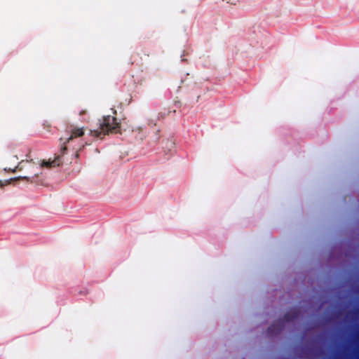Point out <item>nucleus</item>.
I'll return each mask as SVG.
<instances>
[{"mask_svg": "<svg viewBox=\"0 0 359 359\" xmlns=\"http://www.w3.org/2000/svg\"><path fill=\"white\" fill-rule=\"evenodd\" d=\"M98 128L90 130V134L95 137L102 139L109 133H118L120 131V123L115 116H104L99 120Z\"/></svg>", "mask_w": 359, "mask_h": 359, "instance_id": "f257e3e1", "label": "nucleus"}, {"mask_svg": "<svg viewBox=\"0 0 359 359\" xmlns=\"http://www.w3.org/2000/svg\"><path fill=\"white\" fill-rule=\"evenodd\" d=\"M299 314V311L297 309L289 311L283 316V320L275 322L267 328V334L269 335H275L278 334L283 327V322H292L298 318Z\"/></svg>", "mask_w": 359, "mask_h": 359, "instance_id": "f03ea898", "label": "nucleus"}, {"mask_svg": "<svg viewBox=\"0 0 359 359\" xmlns=\"http://www.w3.org/2000/svg\"><path fill=\"white\" fill-rule=\"evenodd\" d=\"M69 133L70 135L69 137L66 138L65 140L60 138V141L62 144L61 148H60V152L62 154L65 153V151L67 150L66 144L69 143L70 141H72L73 139L81 137L84 134L83 128H69Z\"/></svg>", "mask_w": 359, "mask_h": 359, "instance_id": "7ed1b4c3", "label": "nucleus"}, {"mask_svg": "<svg viewBox=\"0 0 359 359\" xmlns=\"http://www.w3.org/2000/svg\"><path fill=\"white\" fill-rule=\"evenodd\" d=\"M62 163V160H61V155H57L55 156V158L50 161H43L41 164V167H46L48 168H54V167H57V166H60L61 164Z\"/></svg>", "mask_w": 359, "mask_h": 359, "instance_id": "20e7f679", "label": "nucleus"}, {"mask_svg": "<svg viewBox=\"0 0 359 359\" xmlns=\"http://www.w3.org/2000/svg\"><path fill=\"white\" fill-rule=\"evenodd\" d=\"M27 164H34V163L29 162L28 161H22L18 163V165L15 167V168L13 170V172H15L16 170H22L25 166V165Z\"/></svg>", "mask_w": 359, "mask_h": 359, "instance_id": "39448f33", "label": "nucleus"}, {"mask_svg": "<svg viewBox=\"0 0 359 359\" xmlns=\"http://www.w3.org/2000/svg\"><path fill=\"white\" fill-rule=\"evenodd\" d=\"M86 113V111L82 110L81 111H80L79 115L82 116L83 114H84Z\"/></svg>", "mask_w": 359, "mask_h": 359, "instance_id": "423d86ee", "label": "nucleus"}, {"mask_svg": "<svg viewBox=\"0 0 359 359\" xmlns=\"http://www.w3.org/2000/svg\"><path fill=\"white\" fill-rule=\"evenodd\" d=\"M20 178H22V179H27V177H20Z\"/></svg>", "mask_w": 359, "mask_h": 359, "instance_id": "0eeeda50", "label": "nucleus"}, {"mask_svg": "<svg viewBox=\"0 0 359 359\" xmlns=\"http://www.w3.org/2000/svg\"><path fill=\"white\" fill-rule=\"evenodd\" d=\"M227 3H231V4H235V3L231 2L230 1H227Z\"/></svg>", "mask_w": 359, "mask_h": 359, "instance_id": "6e6552de", "label": "nucleus"}]
</instances>
